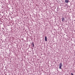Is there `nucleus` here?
Returning <instances> with one entry per match:
<instances>
[{
  "instance_id": "obj_1",
  "label": "nucleus",
  "mask_w": 75,
  "mask_h": 75,
  "mask_svg": "<svg viewBox=\"0 0 75 75\" xmlns=\"http://www.w3.org/2000/svg\"><path fill=\"white\" fill-rule=\"evenodd\" d=\"M62 66L63 65L62 64V63H60L59 64V69H61V68H62Z\"/></svg>"
},
{
  "instance_id": "obj_2",
  "label": "nucleus",
  "mask_w": 75,
  "mask_h": 75,
  "mask_svg": "<svg viewBox=\"0 0 75 75\" xmlns=\"http://www.w3.org/2000/svg\"><path fill=\"white\" fill-rule=\"evenodd\" d=\"M62 22H64V21H65V19H64V18L63 17H62Z\"/></svg>"
},
{
  "instance_id": "obj_3",
  "label": "nucleus",
  "mask_w": 75,
  "mask_h": 75,
  "mask_svg": "<svg viewBox=\"0 0 75 75\" xmlns=\"http://www.w3.org/2000/svg\"><path fill=\"white\" fill-rule=\"evenodd\" d=\"M45 41H47V37H46V36H45Z\"/></svg>"
},
{
  "instance_id": "obj_4",
  "label": "nucleus",
  "mask_w": 75,
  "mask_h": 75,
  "mask_svg": "<svg viewBox=\"0 0 75 75\" xmlns=\"http://www.w3.org/2000/svg\"><path fill=\"white\" fill-rule=\"evenodd\" d=\"M69 1H68V0H65V3H68Z\"/></svg>"
},
{
  "instance_id": "obj_5",
  "label": "nucleus",
  "mask_w": 75,
  "mask_h": 75,
  "mask_svg": "<svg viewBox=\"0 0 75 75\" xmlns=\"http://www.w3.org/2000/svg\"><path fill=\"white\" fill-rule=\"evenodd\" d=\"M32 45H33V47H34V43H33V42H32Z\"/></svg>"
},
{
  "instance_id": "obj_6",
  "label": "nucleus",
  "mask_w": 75,
  "mask_h": 75,
  "mask_svg": "<svg viewBox=\"0 0 75 75\" xmlns=\"http://www.w3.org/2000/svg\"><path fill=\"white\" fill-rule=\"evenodd\" d=\"M71 75H74V74H73V73H71Z\"/></svg>"
}]
</instances>
